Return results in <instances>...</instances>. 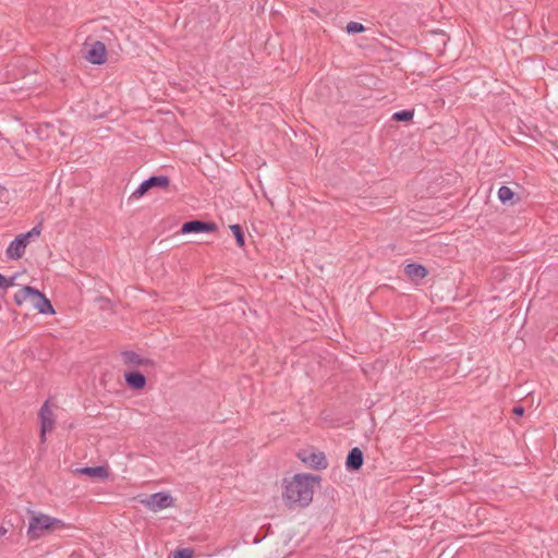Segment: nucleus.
Segmentation results:
<instances>
[{
  "mask_svg": "<svg viewBox=\"0 0 558 558\" xmlns=\"http://www.w3.org/2000/svg\"><path fill=\"white\" fill-rule=\"evenodd\" d=\"M322 477L316 474H295L283 481L282 500L289 510L306 508L313 500L314 487Z\"/></svg>",
  "mask_w": 558,
  "mask_h": 558,
  "instance_id": "f257e3e1",
  "label": "nucleus"
},
{
  "mask_svg": "<svg viewBox=\"0 0 558 558\" xmlns=\"http://www.w3.org/2000/svg\"><path fill=\"white\" fill-rule=\"evenodd\" d=\"M13 300L17 306L29 302L40 314H54L50 300L34 287L24 286L14 294Z\"/></svg>",
  "mask_w": 558,
  "mask_h": 558,
  "instance_id": "f03ea898",
  "label": "nucleus"
},
{
  "mask_svg": "<svg viewBox=\"0 0 558 558\" xmlns=\"http://www.w3.org/2000/svg\"><path fill=\"white\" fill-rule=\"evenodd\" d=\"M65 523L57 518H52L45 513L33 514L28 521L27 536L29 539H38L46 532L63 530Z\"/></svg>",
  "mask_w": 558,
  "mask_h": 558,
  "instance_id": "7ed1b4c3",
  "label": "nucleus"
},
{
  "mask_svg": "<svg viewBox=\"0 0 558 558\" xmlns=\"http://www.w3.org/2000/svg\"><path fill=\"white\" fill-rule=\"evenodd\" d=\"M41 222L36 225L29 231L25 233H21L15 236L13 241L10 242L9 246L5 250V254L10 259H20L23 257L25 250L31 241L38 238L41 233Z\"/></svg>",
  "mask_w": 558,
  "mask_h": 558,
  "instance_id": "20e7f679",
  "label": "nucleus"
},
{
  "mask_svg": "<svg viewBox=\"0 0 558 558\" xmlns=\"http://www.w3.org/2000/svg\"><path fill=\"white\" fill-rule=\"evenodd\" d=\"M148 510L158 512L174 505V498L168 492H158L140 499Z\"/></svg>",
  "mask_w": 558,
  "mask_h": 558,
  "instance_id": "39448f33",
  "label": "nucleus"
},
{
  "mask_svg": "<svg viewBox=\"0 0 558 558\" xmlns=\"http://www.w3.org/2000/svg\"><path fill=\"white\" fill-rule=\"evenodd\" d=\"M170 184V179L167 175H151L144 180L138 187L132 193L131 198L138 199L143 197L148 191L154 187L166 189Z\"/></svg>",
  "mask_w": 558,
  "mask_h": 558,
  "instance_id": "423d86ee",
  "label": "nucleus"
},
{
  "mask_svg": "<svg viewBox=\"0 0 558 558\" xmlns=\"http://www.w3.org/2000/svg\"><path fill=\"white\" fill-rule=\"evenodd\" d=\"M296 456L304 464L314 470H325L328 466V462L324 452L300 450Z\"/></svg>",
  "mask_w": 558,
  "mask_h": 558,
  "instance_id": "0eeeda50",
  "label": "nucleus"
},
{
  "mask_svg": "<svg viewBox=\"0 0 558 558\" xmlns=\"http://www.w3.org/2000/svg\"><path fill=\"white\" fill-rule=\"evenodd\" d=\"M38 418L40 421V441H46V434L51 432L54 428V415L49 408V402L46 401L39 412H38Z\"/></svg>",
  "mask_w": 558,
  "mask_h": 558,
  "instance_id": "6e6552de",
  "label": "nucleus"
},
{
  "mask_svg": "<svg viewBox=\"0 0 558 558\" xmlns=\"http://www.w3.org/2000/svg\"><path fill=\"white\" fill-rule=\"evenodd\" d=\"M217 230V225L213 221H204L199 219H193L185 221L181 226V233H209Z\"/></svg>",
  "mask_w": 558,
  "mask_h": 558,
  "instance_id": "1a4fd4ad",
  "label": "nucleus"
},
{
  "mask_svg": "<svg viewBox=\"0 0 558 558\" xmlns=\"http://www.w3.org/2000/svg\"><path fill=\"white\" fill-rule=\"evenodd\" d=\"M86 60L93 64L101 65L107 61V49L102 41H95L90 45L86 56Z\"/></svg>",
  "mask_w": 558,
  "mask_h": 558,
  "instance_id": "9d476101",
  "label": "nucleus"
},
{
  "mask_svg": "<svg viewBox=\"0 0 558 558\" xmlns=\"http://www.w3.org/2000/svg\"><path fill=\"white\" fill-rule=\"evenodd\" d=\"M121 356L123 359L124 364H126L129 366H141V367H145V368H148V367L154 368L156 365L154 360L143 357L135 351H131V350L122 351Z\"/></svg>",
  "mask_w": 558,
  "mask_h": 558,
  "instance_id": "9b49d317",
  "label": "nucleus"
},
{
  "mask_svg": "<svg viewBox=\"0 0 558 558\" xmlns=\"http://www.w3.org/2000/svg\"><path fill=\"white\" fill-rule=\"evenodd\" d=\"M363 463H364L363 451L357 447L352 448L348 452V456L345 459L347 470L351 471V472H356V471L361 470V468L363 466Z\"/></svg>",
  "mask_w": 558,
  "mask_h": 558,
  "instance_id": "f8f14e48",
  "label": "nucleus"
},
{
  "mask_svg": "<svg viewBox=\"0 0 558 558\" xmlns=\"http://www.w3.org/2000/svg\"><path fill=\"white\" fill-rule=\"evenodd\" d=\"M124 381L132 390H142L147 384L146 376L138 371H131L124 374Z\"/></svg>",
  "mask_w": 558,
  "mask_h": 558,
  "instance_id": "ddd939ff",
  "label": "nucleus"
},
{
  "mask_svg": "<svg viewBox=\"0 0 558 558\" xmlns=\"http://www.w3.org/2000/svg\"><path fill=\"white\" fill-rule=\"evenodd\" d=\"M404 274L411 281L417 282L427 276L428 270L422 264L410 263L404 267Z\"/></svg>",
  "mask_w": 558,
  "mask_h": 558,
  "instance_id": "4468645a",
  "label": "nucleus"
},
{
  "mask_svg": "<svg viewBox=\"0 0 558 558\" xmlns=\"http://www.w3.org/2000/svg\"><path fill=\"white\" fill-rule=\"evenodd\" d=\"M498 198L502 204L513 205L519 201V196L508 186L502 185L498 190Z\"/></svg>",
  "mask_w": 558,
  "mask_h": 558,
  "instance_id": "2eb2a0df",
  "label": "nucleus"
},
{
  "mask_svg": "<svg viewBox=\"0 0 558 558\" xmlns=\"http://www.w3.org/2000/svg\"><path fill=\"white\" fill-rule=\"evenodd\" d=\"M80 473L89 477L106 478L108 477V469L106 466H86L80 470Z\"/></svg>",
  "mask_w": 558,
  "mask_h": 558,
  "instance_id": "dca6fc26",
  "label": "nucleus"
},
{
  "mask_svg": "<svg viewBox=\"0 0 558 558\" xmlns=\"http://www.w3.org/2000/svg\"><path fill=\"white\" fill-rule=\"evenodd\" d=\"M229 228L235 238L236 245L239 247H243L245 245V235H244V231H243L242 227L236 223V225H231Z\"/></svg>",
  "mask_w": 558,
  "mask_h": 558,
  "instance_id": "f3484780",
  "label": "nucleus"
},
{
  "mask_svg": "<svg viewBox=\"0 0 558 558\" xmlns=\"http://www.w3.org/2000/svg\"><path fill=\"white\" fill-rule=\"evenodd\" d=\"M413 110H400L392 114V120L397 122H409L413 119Z\"/></svg>",
  "mask_w": 558,
  "mask_h": 558,
  "instance_id": "a211bd4d",
  "label": "nucleus"
},
{
  "mask_svg": "<svg viewBox=\"0 0 558 558\" xmlns=\"http://www.w3.org/2000/svg\"><path fill=\"white\" fill-rule=\"evenodd\" d=\"M365 26L362 23L359 22H349L345 26V31L349 34H360L365 31Z\"/></svg>",
  "mask_w": 558,
  "mask_h": 558,
  "instance_id": "6ab92c4d",
  "label": "nucleus"
},
{
  "mask_svg": "<svg viewBox=\"0 0 558 558\" xmlns=\"http://www.w3.org/2000/svg\"><path fill=\"white\" fill-rule=\"evenodd\" d=\"M17 278V274L12 277H5L0 274V289H7L15 284V279Z\"/></svg>",
  "mask_w": 558,
  "mask_h": 558,
  "instance_id": "aec40b11",
  "label": "nucleus"
},
{
  "mask_svg": "<svg viewBox=\"0 0 558 558\" xmlns=\"http://www.w3.org/2000/svg\"><path fill=\"white\" fill-rule=\"evenodd\" d=\"M194 551L190 548H181L174 551L173 558H193Z\"/></svg>",
  "mask_w": 558,
  "mask_h": 558,
  "instance_id": "412c9836",
  "label": "nucleus"
},
{
  "mask_svg": "<svg viewBox=\"0 0 558 558\" xmlns=\"http://www.w3.org/2000/svg\"><path fill=\"white\" fill-rule=\"evenodd\" d=\"M433 36L437 37V39H439L442 44V46L446 45L447 40H448V37L447 35L444 33V32H433L432 33Z\"/></svg>",
  "mask_w": 558,
  "mask_h": 558,
  "instance_id": "4be33fe9",
  "label": "nucleus"
},
{
  "mask_svg": "<svg viewBox=\"0 0 558 558\" xmlns=\"http://www.w3.org/2000/svg\"><path fill=\"white\" fill-rule=\"evenodd\" d=\"M512 412L517 416H522L524 414V408L523 407H514Z\"/></svg>",
  "mask_w": 558,
  "mask_h": 558,
  "instance_id": "5701e85b",
  "label": "nucleus"
},
{
  "mask_svg": "<svg viewBox=\"0 0 558 558\" xmlns=\"http://www.w3.org/2000/svg\"><path fill=\"white\" fill-rule=\"evenodd\" d=\"M7 532H8V530H7L5 527L0 526V536L5 535V534H7Z\"/></svg>",
  "mask_w": 558,
  "mask_h": 558,
  "instance_id": "b1692460",
  "label": "nucleus"
}]
</instances>
